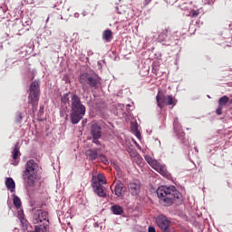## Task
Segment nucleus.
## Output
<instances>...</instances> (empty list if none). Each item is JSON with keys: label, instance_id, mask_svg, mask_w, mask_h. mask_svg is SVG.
Instances as JSON below:
<instances>
[{"label": "nucleus", "instance_id": "nucleus-1", "mask_svg": "<svg viewBox=\"0 0 232 232\" xmlns=\"http://www.w3.org/2000/svg\"><path fill=\"white\" fill-rule=\"evenodd\" d=\"M157 195L160 199V204L161 206L169 207L173 206L174 202L180 200L182 198V194L177 190V188L174 186H161L157 189Z\"/></svg>", "mask_w": 232, "mask_h": 232}, {"label": "nucleus", "instance_id": "nucleus-2", "mask_svg": "<svg viewBox=\"0 0 232 232\" xmlns=\"http://www.w3.org/2000/svg\"><path fill=\"white\" fill-rule=\"evenodd\" d=\"M71 102V122L72 124H79L86 115V106L82 104L77 94L72 95Z\"/></svg>", "mask_w": 232, "mask_h": 232}, {"label": "nucleus", "instance_id": "nucleus-3", "mask_svg": "<svg viewBox=\"0 0 232 232\" xmlns=\"http://www.w3.org/2000/svg\"><path fill=\"white\" fill-rule=\"evenodd\" d=\"M39 171V163L34 160H29L25 163V169L23 171L22 177L27 185L32 188L35 185V181L39 179L37 174Z\"/></svg>", "mask_w": 232, "mask_h": 232}, {"label": "nucleus", "instance_id": "nucleus-4", "mask_svg": "<svg viewBox=\"0 0 232 232\" xmlns=\"http://www.w3.org/2000/svg\"><path fill=\"white\" fill-rule=\"evenodd\" d=\"M79 82L82 85V90H83V92H86L88 87L97 90L99 86H101V77L97 74L82 72L79 76Z\"/></svg>", "mask_w": 232, "mask_h": 232}, {"label": "nucleus", "instance_id": "nucleus-5", "mask_svg": "<svg viewBox=\"0 0 232 232\" xmlns=\"http://www.w3.org/2000/svg\"><path fill=\"white\" fill-rule=\"evenodd\" d=\"M41 95V84L39 81H34L30 84L28 104L33 106V113L37 111V105L39 104V97Z\"/></svg>", "mask_w": 232, "mask_h": 232}, {"label": "nucleus", "instance_id": "nucleus-6", "mask_svg": "<svg viewBox=\"0 0 232 232\" xmlns=\"http://www.w3.org/2000/svg\"><path fill=\"white\" fill-rule=\"evenodd\" d=\"M144 159L146 162L155 171L160 173V175H162V177H165L166 179H169L170 175L169 172L166 169V167L164 165H161L156 160H153L150 156H144Z\"/></svg>", "mask_w": 232, "mask_h": 232}, {"label": "nucleus", "instance_id": "nucleus-7", "mask_svg": "<svg viewBox=\"0 0 232 232\" xmlns=\"http://www.w3.org/2000/svg\"><path fill=\"white\" fill-rule=\"evenodd\" d=\"M157 105L160 110H163V108L167 106H175V100L171 95L163 94L160 90L159 91L156 96Z\"/></svg>", "mask_w": 232, "mask_h": 232}, {"label": "nucleus", "instance_id": "nucleus-8", "mask_svg": "<svg viewBox=\"0 0 232 232\" xmlns=\"http://www.w3.org/2000/svg\"><path fill=\"white\" fill-rule=\"evenodd\" d=\"M156 224L162 232H175V229L171 227V221L164 215L156 218Z\"/></svg>", "mask_w": 232, "mask_h": 232}, {"label": "nucleus", "instance_id": "nucleus-9", "mask_svg": "<svg viewBox=\"0 0 232 232\" xmlns=\"http://www.w3.org/2000/svg\"><path fill=\"white\" fill-rule=\"evenodd\" d=\"M44 220H47L48 222V212L43 210V209H38L34 211V216H33V223L34 224H41L44 222Z\"/></svg>", "mask_w": 232, "mask_h": 232}, {"label": "nucleus", "instance_id": "nucleus-10", "mask_svg": "<svg viewBox=\"0 0 232 232\" xmlns=\"http://www.w3.org/2000/svg\"><path fill=\"white\" fill-rule=\"evenodd\" d=\"M141 184L139 180L130 181L128 184V191L132 197H137L140 193Z\"/></svg>", "mask_w": 232, "mask_h": 232}, {"label": "nucleus", "instance_id": "nucleus-11", "mask_svg": "<svg viewBox=\"0 0 232 232\" xmlns=\"http://www.w3.org/2000/svg\"><path fill=\"white\" fill-rule=\"evenodd\" d=\"M91 135L92 139H101L102 137V127L97 123L91 126Z\"/></svg>", "mask_w": 232, "mask_h": 232}, {"label": "nucleus", "instance_id": "nucleus-12", "mask_svg": "<svg viewBox=\"0 0 232 232\" xmlns=\"http://www.w3.org/2000/svg\"><path fill=\"white\" fill-rule=\"evenodd\" d=\"M94 193L98 195V197H102V198H106V192L102 188L101 183H92Z\"/></svg>", "mask_w": 232, "mask_h": 232}, {"label": "nucleus", "instance_id": "nucleus-13", "mask_svg": "<svg viewBox=\"0 0 232 232\" xmlns=\"http://www.w3.org/2000/svg\"><path fill=\"white\" fill-rule=\"evenodd\" d=\"M101 184L102 186L106 184V177L104 174H98L97 176H92V184Z\"/></svg>", "mask_w": 232, "mask_h": 232}, {"label": "nucleus", "instance_id": "nucleus-14", "mask_svg": "<svg viewBox=\"0 0 232 232\" xmlns=\"http://www.w3.org/2000/svg\"><path fill=\"white\" fill-rule=\"evenodd\" d=\"M123 191H124V183L118 181L114 188V194L118 198H121V197H122Z\"/></svg>", "mask_w": 232, "mask_h": 232}, {"label": "nucleus", "instance_id": "nucleus-15", "mask_svg": "<svg viewBox=\"0 0 232 232\" xmlns=\"http://www.w3.org/2000/svg\"><path fill=\"white\" fill-rule=\"evenodd\" d=\"M5 186H6L7 189H9V191H11V193L15 192V181H14V179L6 178Z\"/></svg>", "mask_w": 232, "mask_h": 232}, {"label": "nucleus", "instance_id": "nucleus-16", "mask_svg": "<svg viewBox=\"0 0 232 232\" xmlns=\"http://www.w3.org/2000/svg\"><path fill=\"white\" fill-rule=\"evenodd\" d=\"M102 39L103 41H106V43H111V40L113 39V33L110 29L103 31Z\"/></svg>", "mask_w": 232, "mask_h": 232}, {"label": "nucleus", "instance_id": "nucleus-17", "mask_svg": "<svg viewBox=\"0 0 232 232\" xmlns=\"http://www.w3.org/2000/svg\"><path fill=\"white\" fill-rule=\"evenodd\" d=\"M89 160H97L99 159V152L96 150H89L86 152Z\"/></svg>", "mask_w": 232, "mask_h": 232}, {"label": "nucleus", "instance_id": "nucleus-18", "mask_svg": "<svg viewBox=\"0 0 232 232\" xmlns=\"http://www.w3.org/2000/svg\"><path fill=\"white\" fill-rule=\"evenodd\" d=\"M111 211L113 215H122V213H124V208L120 205H113L111 207Z\"/></svg>", "mask_w": 232, "mask_h": 232}, {"label": "nucleus", "instance_id": "nucleus-19", "mask_svg": "<svg viewBox=\"0 0 232 232\" xmlns=\"http://www.w3.org/2000/svg\"><path fill=\"white\" fill-rule=\"evenodd\" d=\"M158 39L161 43H164L167 41V39H168V29L167 28L162 30V32L160 34Z\"/></svg>", "mask_w": 232, "mask_h": 232}, {"label": "nucleus", "instance_id": "nucleus-20", "mask_svg": "<svg viewBox=\"0 0 232 232\" xmlns=\"http://www.w3.org/2000/svg\"><path fill=\"white\" fill-rule=\"evenodd\" d=\"M13 197V203L14 208H16V209H20L22 206L21 198H19V197H17L15 194H14Z\"/></svg>", "mask_w": 232, "mask_h": 232}, {"label": "nucleus", "instance_id": "nucleus-21", "mask_svg": "<svg viewBox=\"0 0 232 232\" xmlns=\"http://www.w3.org/2000/svg\"><path fill=\"white\" fill-rule=\"evenodd\" d=\"M227 102H229V97H227V95L222 96L218 100V106H221L224 108V106H226V104H227Z\"/></svg>", "mask_w": 232, "mask_h": 232}, {"label": "nucleus", "instance_id": "nucleus-22", "mask_svg": "<svg viewBox=\"0 0 232 232\" xmlns=\"http://www.w3.org/2000/svg\"><path fill=\"white\" fill-rule=\"evenodd\" d=\"M19 218H20V223H21L22 227L24 229H27L28 228V220H26V218H24V215H21Z\"/></svg>", "mask_w": 232, "mask_h": 232}, {"label": "nucleus", "instance_id": "nucleus-23", "mask_svg": "<svg viewBox=\"0 0 232 232\" xmlns=\"http://www.w3.org/2000/svg\"><path fill=\"white\" fill-rule=\"evenodd\" d=\"M37 232H48V225L35 226Z\"/></svg>", "mask_w": 232, "mask_h": 232}, {"label": "nucleus", "instance_id": "nucleus-24", "mask_svg": "<svg viewBox=\"0 0 232 232\" xmlns=\"http://www.w3.org/2000/svg\"><path fill=\"white\" fill-rule=\"evenodd\" d=\"M22 121H23V112H16L14 116V122L16 124H21Z\"/></svg>", "mask_w": 232, "mask_h": 232}, {"label": "nucleus", "instance_id": "nucleus-25", "mask_svg": "<svg viewBox=\"0 0 232 232\" xmlns=\"http://www.w3.org/2000/svg\"><path fill=\"white\" fill-rule=\"evenodd\" d=\"M62 102L63 104H70V93H65L62 96Z\"/></svg>", "mask_w": 232, "mask_h": 232}, {"label": "nucleus", "instance_id": "nucleus-26", "mask_svg": "<svg viewBox=\"0 0 232 232\" xmlns=\"http://www.w3.org/2000/svg\"><path fill=\"white\" fill-rule=\"evenodd\" d=\"M12 154H13L14 160H16L17 158L19 157V148H17V145H15Z\"/></svg>", "mask_w": 232, "mask_h": 232}, {"label": "nucleus", "instance_id": "nucleus-27", "mask_svg": "<svg viewBox=\"0 0 232 232\" xmlns=\"http://www.w3.org/2000/svg\"><path fill=\"white\" fill-rule=\"evenodd\" d=\"M98 159H100V160L105 164V166H108V164H110V161H108V159L106 158V156H104L103 154H100Z\"/></svg>", "mask_w": 232, "mask_h": 232}, {"label": "nucleus", "instance_id": "nucleus-28", "mask_svg": "<svg viewBox=\"0 0 232 232\" xmlns=\"http://www.w3.org/2000/svg\"><path fill=\"white\" fill-rule=\"evenodd\" d=\"M200 14V13L198 12V10H192L189 12L188 16L189 17H198V15Z\"/></svg>", "mask_w": 232, "mask_h": 232}, {"label": "nucleus", "instance_id": "nucleus-29", "mask_svg": "<svg viewBox=\"0 0 232 232\" xmlns=\"http://www.w3.org/2000/svg\"><path fill=\"white\" fill-rule=\"evenodd\" d=\"M222 106L218 105L217 110H216V113L217 115H222Z\"/></svg>", "mask_w": 232, "mask_h": 232}, {"label": "nucleus", "instance_id": "nucleus-30", "mask_svg": "<svg viewBox=\"0 0 232 232\" xmlns=\"http://www.w3.org/2000/svg\"><path fill=\"white\" fill-rule=\"evenodd\" d=\"M203 3L205 5H213L215 3V0H203Z\"/></svg>", "mask_w": 232, "mask_h": 232}, {"label": "nucleus", "instance_id": "nucleus-31", "mask_svg": "<svg viewBox=\"0 0 232 232\" xmlns=\"http://www.w3.org/2000/svg\"><path fill=\"white\" fill-rule=\"evenodd\" d=\"M43 113H44V106H40V109H39V114L40 115H43Z\"/></svg>", "mask_w": 232, "mask_h": 232}, {"label": "nucleus", "instance_id": "nucleus-32", "mask_svg": "<svg viewBox=\"0 0 232 232\" xmlns=\"http://www.w3.org/2000/svg\"><path fill=\"white\" fill-rule=\"evenodd\" d=\"M92 142L97 144V146H101V141H99V139H92Z\"/></svg>", "mask_w": 232, "mask_h": 232}, {"label": "nucleus", "instance_id": "nucleus-33", "mask_svg": "<svg viewBox=\"0 0 232 232\" xmlns=\"http://www.w3.org/2000/svg\"><path fill=\"white\" fill-rule=\"evenodd\" d=\"M150 3H151V0H144L143 6H148V5H150Z\"/></svg>", "mask_w": 232, "mask_h": 232}, {"label": "nucleus", "instance_id": "nucleus-34", "mask_svg": "<svg viewBox=\"0 0 232 232\" xmlns=\"http://www.w3.org/2000/svg\"><path fill=\"white\" fill-rule=\"evenodd\" d=\"M130 153V157H136L138 154H137V150H132Z\"/></svg>", "mask_w": 232, "mask_h": 232}, {"label": "nucleus", "instance_id": "nucleus-35", "mask_svg": "<svg viewBox=\"0 0 232 232\" xmlns=\"http://www.w3.org/2000/svg\"><path fill=\"white\" fill-rule=\"evenodd\" d=\"M149 232H157V231L155 230V227H149Z\"/></svg>", "mask_w": 232, "mask_h": 232}, {"label": "nucleus", "instance_id": "nucleus-36", "mask_svg": "<svg viewBox=\"0 0 232 232\" xmlns=\"http://www.w3.org/2000/svg\"><path fill=\"white\" fill-rule=\"evenodd\" d=\"M137 137H140V134H137Z\"/></svg>", "mask_w": 232, "mask_h": 232}]
</instances>
